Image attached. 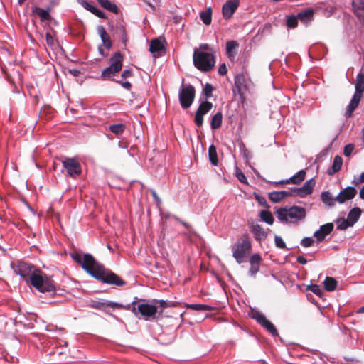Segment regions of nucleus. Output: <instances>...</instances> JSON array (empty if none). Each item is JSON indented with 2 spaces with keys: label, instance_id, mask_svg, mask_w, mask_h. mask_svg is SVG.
<instances>
[{
  "label": "nucleus",
  "instance_id": "nucleus-1",
  "mask_svg": "<svg viewBox=\"0 0 364 364\" xmlns=\"http://www.w3.org/2000/svg\"><path fill=\"white\" fill-rule=\"evenodd\" d=\"M71 258L85 270L87 274L98 281L107 284L122 287L127 284L117 274L111 270L106 269L102 264L97 262L90 253L81 254L78 252H71Z\"/></svg>",
  "mask_w": 364,
  "mask_h": 364
},
{
  "label": "nucleus",
  "instance_id": "nucleus-2",
  "mask_svg": "<svg viewBox=\"0 0 364 364\" xmlns=\"http://www.w3.org/2000/svg\"><path fill=\"white\" fill-rule=\"evenodd\" d=\"M11 267L16 274L21 276L26 283H30L39 291L49 293L52 295L55 294L54 282L46 275L43 276L34 266L18 261L11 262Z\"/></svg>",
  "mask_w": 364,
  "mask_h": 364
},
{
  "label": "nucleus",
  "instance_id": "nucleus-3",
  "mask_svg": "<svg viewBox=\"0 0 364 364\" xmlns=\"http://www.w3.org/2000/svg\"><path fill=\"white\" fill-rule=\"evenodd\" d=\"M136 316L139 314L145 321H157L162 317V311L158 310L155 301L139 299Z\"/></svg>",
  "mask_w": 364,
  "mask_h": 364
},
{
  "label": "nucleus",
  "instance_id": "nucleus-4",
  "mask_svg": "<svg viewBox=\"0 0 364 364\" xmlns=\"http://www.w3.org/2000/svg\"><path fill=\"white\" fill-rule=\"evenodd\" d=\"M278 220L282 223L296 222L306 217L305 208L294 205L289 208H280L277 210Z\"/></svg>",
  "mask_w": 364,
  "mask_h": 364
},
{
  "label": "nucleus",
  "instance_id": "nucleus-5",
  "mask_svg": "<svg viewBox=\"0 0 364 364\" xmlns=\"http://www.w3.org/2000/svg\"><path fill=\"white\" fill-rule=\"evenodd\" d=\"M252 249L251 242L247 235H243L238 239L232 247V257L238 264H242L245 261Z\"/></svg>",
  "mask_w": 364,
  "mask_h": 364
},
{
  "label": "nucleus",
  "instance_id": "nucleus-6",
  "mask_svg": "<svg viewBox=\"0 0 364 364\" xmlns=\"http://www.w3.org/2000/svg\"><path fill=\"white\" fill-rule=\"evenodd\" d=\"M194 66L200 71L209 72L215 66V60L212 53L195 49L193 55Z\"/></svg>",
  "mask_w": 364,
  "mask_h": 364
},
{
  "label": "nucleus",
  "instance_id": "nucleus-7",
  "mask_svg": "<svg viewBox=\"0 0 364 364\" xmlns=\"http://www.w3.org/2000/svg\"><path fill=\"white\" fill-rule=\"evenodd\" d=\"M196 90L192 85H183L181 86L178 92V99L181 106L186 109L193 104L195 98Z\"/></svg>",
  "mask_w": 364,
  "mask_h": 364
},
{
  "label": "nucleus",
  "instance_id": "nucleus-8",
  "mask_svg": "<svg viewBox=\"0 0 364 364\" xmlns=\"http://www.w3.org/2000/svg\"><path fill=\"white\" fill-rule=\"evenodd\" d=\"M250 316L253 319L256 320L258 323H259L273 336H279L278 331L274 325L271 321H269L262 313L252 309Z\"/></svg>",
  "mask_w": 364,
  "mask_h": 364
},
{
  "label": "nucleus",
  "instance_id": "nucleus-9",
  "mask_svg": "<svg viewBox=\"0 0 364 364\" xmlns=\"http://www.w3.org/2000/svg\"><path fill=\"white\" fill-rule=\"evenodd\" d=\"M62 164L67 174L73 178L82 173L81 165L75 158L66 157L62 161Z\"/></svg>",
  "mask_w": 364,
  "mask_h": 364
},
{
  "label": "nucleus",
  "instance_id": "nucleus-10",
  "mask_svg": "<svg viewBox=\"0 0 364 364\" xmlns=\"http://www.w3.org/2000/svg\"><path fill=\"white\" fill-rule=\"evenodd\" d=\"M251 80L243 73L237 74L235 76V87L241 100L245 98L244 95L250 89Z\"/></svg>",
  "mask_w": 364,
  "mask_h": 364
},
{
  "label": "nucleus",
  "instance_id": "nucleus-11",
  "mask_svg": "<svg viewBox=\"0 0 364 364\" xmlns=\"http://www.w3.org/2000/svg\"><path fill=\"white\" fill-rule=\"evenodd\" d=\"M213 108V103L205 100L200 103L194 117V122L198 127H202L203 124V116L208 113Z\"/></svg>",
  "mask_w": 364,
  "mask_h": 364
},
{
  "label": "nucleus",
  "instance_id": "nucleus-12",
  "mask_svg": "<svg viewBox=\"0 0 364 364\" xmlns=\"http://www.w3.org/2000/svg\"><path fill=\"white\" fill-rule=\"evenodd\" d=\"M357 194V190L355 186H347L343 188L336 196V200L339 203L342 204L346 200L353 199Z\"/></svg>",
  "mask_w": 364,
  "mask_h": 364
},
{
  "label": "nucleus",
  "instance_id": "nucleus-13",
  "mask_svg": "<svg viewBox=\"0 0 364 364\" xmlns=\"http://www.w3.org/2000/svg\"><path fill=\"white\" fill-rule=\"evenodd\" d=\"M315 184V181L314 178H311L306 181L300 188L293 187V191L294 192L295 196H299L301 198H304L312 193Z\"/></svg>",
  "mask_w": 364,
  "mask_h": 364
},
{
  "label": "nucleus",
  "instance_id": "nucleus-14",
  "mask_svg": "<svg viewBox=\"0 0 364 364\" xmlns=\"http://www.w3.org/2000/svg\"><path fill=\"white\" fill-rule=\"evenodd\" d=\"M250 231L253 234L255 240L261 242L267 239L268 231H270V230L268 228L267 231H266L260 225L251 223L250 224Z\"/></svg>",
  "mask_w": 364,
  "mask_h": 364
},
{
  "label": "nucleus",
  "instance_id": "nucleus-15",
  "mask_svg": "<svg viewBox=\"0 0 364 364\" xmlns=\"http://www.w3.org/2000/svg\"><path fill=\"white\" fill-rule=\"evenodd\" d=\"M240 4L239 0H229L222 7V13L225 19H229L235 12Z\"/></svg>",
  "mask_w": 364,
  "mask_h": 364
},
{
  "label": "nucleus",
  "instance_id": "nucleus-16",
  "mask_svg": "<svg viewBox=\"0 0 364 364\" xmlns=\"http://www.w3.org/2000/svg\"><path fill=\"white\" fill-rule=\"evenodd\" d=\"M333 230V224L328 223L321 225L318 230H316L314 236L316 238L318 243L321 242L325 240L326 235H329Z\"/></svg>",
  "mask_w": 364,
  "mask_h": 364
},
{
  "label": "nucleus",
  "instance_id": "nucleus-17",
  "mask_svg": "<svg viewBox=\"0 0 364 364\" xmlns=\"http://www.w3.org/2000/svg\"><path fill=\"white\" fill-rule=\"evenodd\" d=\"M293 196H295V193L293 191V187H291L288 191H272L269 193V198L274 203H279L282 199Z\"/></svg>",
  "mask_w": 364,
  "mask_h": 364
},
{
  "label": "nucleus",
  "instance_id": "nucleus-18",
  "mask_svg": "<svg viewBox=\"0 0 364 364\" xmlns=\"http://www.w3.org/2000/svg\"><path fill=\"white\" fill-rule=\"evenodd\" d=\"M149 51L154 56L159 57L166 53V48L161 40L155 38L151 41Z\"/></svg>",
  "mask_w": 364,
  "mask_h": 364
},
{
  "label": "nucleus",
  "instance_id": "nucleus-19",
  "mask_svg": "<svg viewBox=\"0 0 364 364\" xmlns=\"http://www.w3.org/2000/svg\"><path fill=\"white\" fill-rule=\"evenodd\" d=\"M261 261L262 257L260 255L256 253L251 256L250 259V269L249 270V274L251 277H255L257 273L259 270Z\"/></svg>",
  "mask_w": 364,
  "mask_h": 364
},
{
  "label": "nucleus",
  "instance_id": "nucleus-20",
  "mask_svg": "<svg viewBox=\"0 0 364 364\" xmlns=\"http://www.w3.org/2000/svg\"><path fill=\"white\" fill-rule=\"evenodd\" d=\"M362 95L354 93L353 95L349 105L346 107V110L345 112V117L346 118H350L353 115V112L355 110V109L358 107V105L360 102Z\"/></svg>",
  "mask_w": 364,
  "mask_h": 364
},
{
  "label": "nucleus",
  "instance_id": "nucleus-21",
  "mask_svg": "<svg viewBox=\"0 0 364 364\" xmlns=\"http://www.w3.org/2000/svg\"><path fill=\"white\" fill-rule=\"evenodd\" d=\"M119 306L117 304V302L110 301H93V303L91 304V306L95 309L98 310H102L105 313L109 314V308L113 309L114 306Z\"/></svg>",
  "mask_w": 364,
  "mask_h": 364
},
{
  "label": "nucleus",
  "instance_id": "nucleus-22",
  "mask_svg": "<svg viewBox=\"0 0 364 364\" xmlns=\"http://www.w3.org/2000/svg\"><path fill=\"white\" fill-rule=\"evenodd\" d=\"M314 9L307 8L297 14L299 20L305 25H307L314 20Z\"/></svg>",
  "mask_w": 364,
  "mask_h": 364
},
{
  "label": "nucleus",
  "instance_id": "nucleus-23",
  "mask_svg": "<svg viewBox=\"0 0 364 364\" xmlns=\"http://www.w3.org/2000/svg\"><path fill=\"white\" fill-rule=\"evenodd\" d=\"M97 31L103 43V46L107 49H110L112 47V42L109 35L106 32L105 28L102 26H98Z\"/></svg>",
  "mask_w": 364,
  "mask_h": 364
},
{
  "label": "nucleus",
  "instance_id": "nucleus-24",
  "mask_svg": "<svg viewBox=\"0 0 364 364\" xmlns=\"http://www.w3.org/2000/svg\"><path fill=\"white\" fill-rule=\"evenodd\" d=\"M343 164V159L340 156H336L333 159L332 166L327 170V173L329 176H333L341 168Z\"/></svg>",
  "mask_w": 364,
  "mask_h": 364
},
{
  "label": "nucleus",
  "instance_id": "nucleus-25",
  "mask_svg": "<svg viewBox=\"0 0 364 364\" xmlns=\"http://www.w3.org/2000/svg\"><path fill=\"white\" fill-rule=\"evenodd\" d=\"M123 55L119 51L114 53L109 59L110 65L121 70L122 68Z\"/></svg>",
  "mask_w": 364,
  "mask_h": 364
},
{
  "label": "nucleus",
  "instance_id": "nucleus-26",
  "mask_svg": "<svg viewBox=\"0 0 364 364\" xmlns=\"http://www.w3.org/2000/svg\"><path fill=\"white\" fill-rule=\"evenodd\" d=\"M361 213L362 210L360 208H353L349 211L347 219L353 225L359 220Z\"/></svg>",
  "mask_w": 364,
  "mask_h": 364
},
{
  "label": "nucleus",
  "instance_id": "nucleus-27",
  "mask_svg": "<svg viewBox=\"0 0 364 364\" xmlns=\"http://www.w3.org/2000/svg\"><path fill=\"white\" fill-rule=\"evenodd\" d=\"M321 200L328 207H333L335 205V201H336V197L333 198L328 191L321 192Z\"/></svg>",
  "mask_w": 364,
  "mask_h": 364
},
{
  "label": "nucleus",
  "instance_id": "nucleus-28",
  "mask_svg": "<svg viewBox=\"0 0 364 364\" xmlns=\"http://www.w3.org/2000/svg\"><path fill=\"white\" fill-rule=\"evenodd\" d=\"M97 1L105 9L114 14H118L119 9L117 6L112 3L109 0H97Z\"/></svg>",
  "mask_w": 364,
  "mask_h": 364
},
{
  "label": "nucleus",
  "instance_id": "nucleus-29",
  "mask_svg": "<svg viewBox=\"0 0 364 364\" xmlns=\"http://www.w3.org/2000/svg\"><path fill=\"white\" fill-rule=\"evenodd\" d=\"M120 70L109 65L102 71L101 77L104 80H112V77L119 73Z\"/></svg>",
  "mask_w": 364,
  "mask_h": 364
},
{
  "label": "nucleus",
  "instance_id": "nucleus-30",
  "mask_svg": "<svg viewBox=\"0 0 364 364\" xmlns=\"http://www.w3.org/2000/svg\"><path fill=\"white\" fill-rule=\"evenodd\" d=\"M33 11V13L40 16L41 20L42 21H49L51 19V16L50 15V8H47V9H43L40 7H35Z\"/></svg>",
  "mask_w": 364,
  "mask_h": 364
},
{
  "label": "nucleus",
  "instance_id": "nucleus-31",
  "mask_svg": "<svg viewBox=\"0 0 364 364\" xmlns=\"http://www.w3.org/2000/svg\"><path fill=\"white\" fill-rule=\"evenodd\" d=\"M139 299L137 297L134 298V300L127 305H123L120 303H117L119 306H114L113 309H123L125 310H129L131 311L135 316H136V311H137V306H136V304L139 301Z\"/></svg>",
  "mask_w": 364,
  "mask_h": 364
},
{
  "label": "nucleus",
  "instance_id": "nucleus-32",
  "mask_svg": "<svg viewBox=\"0 0 364 364\" xmlns=\"http://www.w3.org/2000/svg\"><path fill=\"white\" fill-rule=\"evenodd\" d=\"M239 44L235 41H229L226 43V53L229 58H234L236 55L235 49Z\"/></svg>",
  "mask_w": 364,
  "mask_h": 364
},
{
  "label": "nucleus",
  "instance_id": "nucleus-33",
  "mask_svg": "<svg viewBox=\"0 0 364 364\" xmlns=\"http://www.w3.org/2000/svg\"><path fill=\"white\" fill-rule=\"evenodd\" d=\"M364 92V73H359L356 77L355 93L362 95Z\"/></svg>",
  "mask_w": 364,
  "mask_h": 364
},
{
  "label": "nucleus",
  "instance_id": "nucleus-34",
  "mask_svg": "<svg viewBox=\"0 0 364 364\" xmlns=\"http://www.w3.org/2000/svg\"><path fill=\"white\" fill-rule=\"evenodd\" d=\"M223 122L222 112H218L210 119V127L212 129H217L221 127Z\"/></svg>",
  "mask_w": 364,
  "mask_h": 364
},
{
  "label": "nucleus",
  "instance_id": "nucleus-35",
  "mask_svg": "<svg viewBox=\"0 0 364 364\" xmlns=\"http://www.w3.org/2000/svg\"><path fill=\"white\" fill-rule=\"evenodd\" d=\"M116 34L119 36L122 43L126 44L127 41V36L124 26L119 23L116 26Z\"/></svg>",
  "mask_w": 364,
  "mask_h": 364
},
{
  "label": "nucleus",
  "instance_id": "nucleus-36",
  "mask_svg": "<svg viewBox=\"0 0 364 364\" xmlns=\"http://www.w3.org/2000/svg\"><path fill=\"white\" fill-rule=\"evenodd\" d=\"M337 281L333 277H326L323 281V286L326 291H332L336 289Z\"/></svg>",
  "mask_w": 364,
  "mask_h": 364
},
{
  "label": "nucleus",
  "instance_id": "nucleus-37",
  "mask_svg": "<svg viewBox=\"0 0 364 364\" xmlns=\"http://www.w3.org/2000/svg\"><path fill=\"white\" fill-rule=\"evenodd\" d=\"M208 158L212 165L217 166L218 164L217 149L213 144L209 146Z\"/></svg>",
  "mask_w": 364,
  "mask_h": 364
},
{
  "label": "nucleus",
  "instance_id": "nucleus-38",
  "mask_svg": "<svg viewBox=\"0 0 364 364\" xmlns=\"http://www.w3.org/2000/svg\"><path fill=\"white\" fill-rule=\"evenodd\" d=\"M201 21L205 25H210L212 21V9L210 7L200 13Z\"/></svg>",
  "mask_w": 364,
  "mask_h": 364
},
{
  "label": "nucleus",
  "instance_id": "nucleus-39",
  "mask_svg": "<svg viewBox=\"0 0 364 364\" xmlns=\"http://www.w3.org/2000/svg\"><path fill=\"white\" fill-rule=\"evenodd\" d=\"M125 129L126 126L122 123L111 124L109 127V129L117 136L122 135L125 131Z\"/></svg>",
  "mask_w": 364,
  "mask_h": 364
},
{
  "label": "nucleus",
  "instance_id": "nucleus-40",
  "mask_svg": "<svg viewBox=\"0 0 364 364\" xmlns=\"http://www.w3.org/2000/svg\"><path fill=\"white\" fill-rule=\"evenodd\" d=\"M259 217L261 218L262 221L265 222L269 225H272L274 221L272 214L269 210H261L259 213Z\"/></svg>",
  "mask_w": 364,
  "mask_h": 364
},
{
  "label": "nucleus",
  "instance_id": "nucleus-41",
  "mask_svg": "<svg viewBox=\"0 0 364 364\" xmlns=\"http://www.w3.org/2000/svg\"><path fill=\"white\" fill-rule=\"evenodd\" d=\"M153 301H155L154 304H156L158 305V309H160L159 311H162V314L164 313V309H166L168 307L174 306L173 302L171 301H167L166 300H157V299H153Z\"/></svg>",
  "mask_w": 364,
  "mask_h": 364
},
{
  "label": "nucleus",
  "instance_id": "nucleus-42",
  "mask_svg": "<svg viewBox=\"0 0 364 364\" xmlns=\"http://www.w3.org/2000/svg\"><path fill=\"white\" fill-rule=\"evenodd\" d=\"M291 177L293 179V184L299 185L305 179L306 171L304 170H300Z\"/></svg>",
  "mask_w": 364,
  "mask_h": 364
},
{
  "label": "nucleus",
  "instance_id": "nucleus-43",
  "mask_svg": "<svg viewBox=\"0 0 364 364\" xmlns=\"http://www.w3.org/2000/svg\"><path fill=\"white\" fill-rule=\"evenodd\" d=\"M187 308L195 310V311H210L212 309L208 305L200 304H188Z\"/></svg>",
  "mask_w": 364,
  "mask_h": 364
},
{
  "label": "nucleus",
  "instance_id": "nucleus-44",
  "mask_svg": "<svg viewBox=\"0 0 364 364\" xmlns=\"http://www.w3.org/2000/svg\"><path fill=\"white\" fill-rule=\"evenodd\" d=\"M337 223V229L340 230H345L348 227L353 226L350 222L348 221V219L340 218L336 220Z\"/></svg>",
  "mask_w": 364,
  "mask_h": 364
},
{
  "label": "nucleus",
  "instance_id": "nucleus-45",
  "mask_svg": "<svg viewBox=\"0 0 364 364\" xmlns=\"http://www.w3.org/2000/svg\"><path fill=\"white\" fill-rule=\"evenodd\" d=\"M297 16L291 15L287 17L286 24L287 26L289 28H295L298 25Z\"/></svg>",
  "mask_w": 364,
  "mask_h": 364
},
{
  "label": "nucleus",
  "instance_id": "nucleus-46",
  "mask_svg": "<svg viewBox=\"0 0 364 364\" xmlns=\"http://www.w3.org/2000/svg\"><path fill=\"white\" fill-rule=\"evenodd\" d=\"M88 11L94 15H95L96 16H97L98 18L104 19L107 18L106 14L102 11L92 5L90 6Z\"/></svg>",
  "mask_w": 364,
  "mask_h": 364
},
{
  "label": "nucleus",
  "instance_id": "nucleus-47",
  "mask_svg": "<svg viewBox=\"0 0 364 364\" xmlns=\"http://www.w3.org/2000/svg\"><path fill=\"white\" fill-rule=\"evenodd\" d=\"M351 6L352 11L364 10V0H353Z\"/></svg>",
  "mask_w": 364,
  "mask_h": 364
},
{
  "label": "nucleus",
  "instance_id": "nucleus-48",
  "mask_svg": "<svg viewBox=\"0 0 364 364\" xmlns=\"http://www.w3.org/2000/svg\"><path fill=\"white\" fill-rule=\"evenodd\" d=\"M254 198H255V200L259 204L263 205L264 207H265L267 208H269V205H268L265 198L264 196H262V195L255 192L254 193Z\"/></svg>",
  "mask_w": 364,
  "mask_h": 364
},
{
  "label": "nucleus",
  "instance_id": "nucleus-49",
  "mask_svg": "<svg viewBox=\"0 0 364 364\" xmlns=\"http://www.w3.org/2000/svg\"><path fill=\"white\" fill-rule=\"evenodd\" d=\"M307 290L311 291V292H313L314 294H315L316 295H317L318 296H321V295L323 294V291L321 289L320 286L318 284L309 285L307 287Z\"/></svg>",
  "mask_w": 364,
  "mask_h": 364
},
{
  "label": "nucleus",
  "instance_id": "nucleus-50",
  "mask_svg": "<svg viewBox=\"0 0 364 364\" xmlns=\"http://www.w3.org/2000/svg\"><path fill=\"white\" fill-rule=\"evenodd\" d=\"M214 90L213 86L210 83H206L203 90V92L206 98H210L213 96V91Z\"/></svg>",
  "mask_w": 364,
  "mask_h": 364
},
{
  "label": "nucleus",
  "instance_id": "nucleus-51",
  "mask_svg": "<svg viewBox=\"0 0 364 364\" xmlns=\"http://www.w3.org/2000/svg\"><path fill=\"white\" fill-rule=\"evenodd\" d=\"M239 148L245 159H248L251 157L250 152L247 149L242 141L239 144Z\"/></svg>",
  "mask_w": 364,
  "mask_h": 364
},
{
  "label": "nucleus",
  "instance_id": "nucleus-52",
  "mask_svg": "<svg viewBox=\"0 0 364 364\" xmlns=\"http://www.w3.org/2000/svg\"><path fill=\"white\" fill-rule=\"evenodd\" d=\"M274 242H275L276 247L278 248L285 249L287 247L286 243L284 242V241L280 236H278V235L274 236Z\"/></svg>",
  "mask_w": 364,
  "mask_h": 364
},
{
  "label": "nucleus",
  "instance_id": "nucleus-53",
  "mask_svg": "<svg viewBox=\"0 0 364 364\" xmlns=\"http://www.w3.org/2000/svg\"><path fill=\"white\" fill-rule=\"evenodd\" d=\"M314 242V240H313L312 237H304L301 240V245L304 247H311V245H313Z\"/></svg>",
  "mask_w": 364,
  "mask_h": 364
},
{
  "label": "nucleus",
  "instance_id": "nucleus-54",
  "mask_svg": "<svg viewBox=\"0 0 364 364\" xmlns=\"http://www.w3.org/2000/svg\"><path fill=\"white\" fill-rule=\"evenodd\" d=\"M236 177L237 178L238 181H240L241 183L244 184L247 183V180L245 174L238 168H236Z\"/></svg>",
  "mask_w": 364,
  "mask_h": 364
},
{
  "label": "nucleus",
  "instance_id": "nucleus-55",
  "mask_svg": "<svg viewBox=\"0 0 364 364\" xmlns=\"http://www.w3.org/2000/svg\"><path fill=\"white\" fill-rule=\"evenodd\" d=\"M134 76V73L132 69H125L122 71L121 74V78L127 79Z\"/></svg>",
  "mask_w": 364,
  "mask_h": 364
},
{
  "label": "nucleus",
  "instance_id": "nucleus-56",
  "mask_svg": "<svg viewBox=\"0 0 364 364\" xmlns=\"http://www.w3.org/2000/svg\"><path fill=\"white\" fill-rule=\"evenodd\" d=\"M1 70L2 73L5 75L6 79L8 81H11L12 75L11 70L6 65H1Z\"/></svg>",
  "mask_w": 364,
  "mask_h": 364
},
{
  "label": "nucleus",
  "instance_id": "nucleus-57",
  "mask_svg": "<svg viewBox=\"0 0 364 364\" xmlns=\"http://www.w3.org/2000/svg\"><path fill=\"white\" fill-rule=\"evenodd\" d=\"M358 18L360 22L364 25V10L352 11Z\"/></svg>",
  "mask_w": 364,
  "mask_h": 364
},
{
  "label": "nucleus",
  "instance_id": "nucleus-58",
  "mask_svg": "<svg viewBox=\"0 0 364 364\" xmlns=\"http://www.w3.org/2000/svg\"><path fill=\"white\" fill-rule=\"evenodd\" d=\"M354 149V146L352 144H348L345 146L343 149V154L346 156H349Z\"/></svg>",
  "mask_w": 364,
  "mask_h": 364
},
{
  "label": "nucleus",
  "instance_id": "nucleus-59",
  "mask_svg": "<svg viewBox=\"0 0 364 364\" xmlns=\"http://www.w3.org/2000/svg\"><path fill=\"white\" fill-rule=\"evenodd\" d=\"M155 1L156 0H143V2H144L146 4V6L149 7V9H147L149 11H156V6L154 4Z\"/></svg>",
  "mask_w": 364,
  "mask_h": 364
},
{
  "label": "nucleus",
  "instance_id": "nucleus-60",
  "mask_svg": "<svg viewBox=\"0 0 364 364\" xmlns=\"http://www.w3.org/2000/svg\"><path fill=\"white\" fill-rule=\"evenodd\" d=\"M361 183H364V172L362 173L358 178L355 177L354 179L352 181V183L355 186H358Z\"/></svg>",
  "mask_w": 364,
  "mask_h": 364
},
{
  "label": "nucleus",
  "instance_id": "nucleus-61",
  "mask_svg": "<svg viewBox=\"0 0 364 364\" xmlns=\"http://www.w3.org/2000/svg\"><path fill=\"white\" fill-rule=\"evenodd\" d=\"M218 74L220 75H225L228 72L227 66L225 63H222L219 65L218 68Z\"/></svg>",
  "mask_w": 364,
  "mask_h": 364
},
{
  "label": "nucleus",
  "instance_id": "nucleus-62",
  "mask_svg": "<svg viewBox=\"0 0 364 364\" xmlns=\"http://www.w3.org/2000/svg\"><path fill=\"white\" fill-rule=\"evenodd\" d=\"M117 83L127 90H130L132 88V84L128 81H117Z\"/></svg>",
  "mask_w": 364,
  "mask_h": 364
},
{
  "label": "nucleus",
  "instance_id": "nucleus-63",
  "mask_svg": "<svg viewBox=\"0 0 364 364\" xmlns=\"http://www.w3.org/2000/svg\"><path fill=\"white\" fill-rule=\"evenodd\" d=\"M77 2L80 4L84 9L86 10H89L90 6H92L90 3L86 1L85 0H77Z\"/></svg>",
  "mask_w": 364,
  "mask_h": 364
},
{
  "label": "nucleus",
  "instance_id": "nucleus-64",
  "mask_svg": "<svg viewBox=\"0 0 364 364\" xmlns=\"http://www.w3.org/2000/svg\"><path fill=\"white\" fill-rule=\"evenodd\" d=\"M46 42H47L48 45H50V46L53 45L54 40H53L52 35L49 32H47L46 33Z\"/></svg>",
  "mask_w": 364,
  "mask_h": 364
}]
</instances>
